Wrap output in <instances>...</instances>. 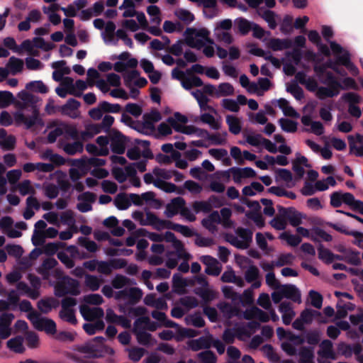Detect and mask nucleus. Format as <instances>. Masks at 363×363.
<instances>
[{
    "mask_svg": "<svg viewBox=\"0 0 363 363\" xmlns=\"http://www.w3.org/2000/svg\"><path fill=\"white\" fill-rule=\"evenodd\" d=\"M106 339L102 336H97L84 344L77 345L75 350L84 354L85 358L94 359L104 357L106 354H113V350L105 345Z\"/></svg>",
    "mask_w": 363,
    "mask_h": 363,
    "instance_id": "obj_1",
    "label": "nucleus"
},
{
    "mask_svg": "<svg viewBox=\"0 0 363 363\" xmlns=\"http://www.w3.org/2000/svg\"><path fill=\"white\" fill-rule=\"evenodd\" d=\"M340 65L345 67L354 76L359 72L358 68L351 61V55L349 51L345 52L343 55L336 56L335 61L329 59L325 62L328 69H331L337 74L345 77L347 73L345 69H340Z\"/></svg>",
    "mask_w": 363,
    "mask_h": 363,
    "instance_id": "obj_2",
    "label": "nucleus"
},
{
    "mask_svg": "<svg viewBox=\"0 0 363 363\" xmlns=\"http://www.w3.org/2000/svg\"><path fill=\"white\" fill-rule=\"evenodd\" d=\"M79 294V282L69 276H63L55 286V295L57 297L67 294L78 296Z\"/></svg>",
    "mask_w": 363,
    "mask_h": 363,
    "instance_id": "obj_3",
    "label": "nucleus"
},
{
    "mask_svg": "<svg viewBox=\"0 0 363 363\" xmlns=\"http://www.w3.org/2000/svg\"><path fill=\"white\" fill-rule=\"evenodd\" d=\"M28 318L32 323L34 328L39 331H45L48 334L53 335L57 331L56 323L54 320L40 316L36 311H33L28 315Z\"/></svg>",
    "mask_w": 363,
    "mask_h": 363,
    "instance_id": "obj_4",
    "label": "nucleus"
},
{
    "mask_svg": "<svg viewBox=\"0 0 363 363\" xmlns=\"http://www.w3.org/2000/svg\"><path fill=\"white\" fill-rule=\"evenodd\" d=\"M153 228L157 230H162V229H169L176 232L180 233L186 238H191L196 235L191 229L186 225L173 223L169 220H162L157 218L155 223L152 225Z\"/></svg>",
    "mask_w": 363,
    "mask_h": 363,
    "instance_id": "obj_5",
    "label": "nucleus"
},
{
    "mask_svg": "<svg viewBox=\"0 0 363 363\" xmlns=\"http://www.w3.org/2000/svg\"><path fill=\"white\" fill-rule=\"evenodd\" d=\"M109 138L111 140V151L118 155L123 154L125 150L127 137L121 131L113 128L110 130Z\"/></svg>",
    "mask_w": 363,
    "mask_h": 363,
    "instance_id": "obj_6",
    "label": "nucleus"
},
{
    "mask_svg": "<svg viewBox=\"0 0 363 363\" xmlns=\"http://www.w3.org/2000/svg\"><path fill=\"white\" fill-rule=\"evenodd\" d=\"M279 213L285 217L286 220L289 221L290 225L294 227H296L302 223V214L298 211L294 207H283L281 206H277Z\"/></svg>",
    "mask_w": 363,
    "mask_h": 363,
    "instance_id": "obj_7",
    "label": "nucleus"
},
{
    "mask_svg": "<svg viewBox=\"0 0 363 363\" xmlns=\"http://www.w3.org/2000/svg\"><path fill=\"white\" fill-rule=\"evenodd\" d=\"M15 121L17 123H24L26 129L31 128L35 124L43 125V120L39 117L38 111L35 108L33 109L32 116H29L22 113H16Z\"/></svg>",
    "mask_w": 363,
    "mask_h": 363,
    "instance_id": "obj_8",
    "label": "nucleus"
},
{
    "mask_svg": "<svg viewBox=\"0 0 363 363\" xmlns=\"http://www.w3.org/2000/svg\"><path fill=\"white\" fill-rule=\"evenodd\" d=\"M201 262L206 266L205 272L208 275L218 276L222 270V267L219 262L210 255H203L200 257Z\"/></svg>",
    "mask_w": 363,
    "mask_h": 363,
    "instance_id": "obj_9",
    "label": "nucleus"
},
{
    "mask_svg": "<svg viewBox=\"0 0 363 363\" xmlns=\"http://www.w3.org/2000/svg\"><path fill=\"white\" fill-rule=\"evenodd\" d=\"M80 313L86 321H93L95 319H99L104 315V310L101 308H89L86 306H81Z\"/></svg>",
    "mask_w": 363,
    "mask_h": 363,
    "instance_id": "obj_10",
    "label": "nucleus"
},
{
    "mask_svg": "<svg viewBox=\"0 0 363 363\" xmlns=\"http://www.w3.org/2000/svg\"><path fill=\"white\" fill-rule=\"evenodd\" d=\"M186 201L182 197L174 198L167 204L164 214L167 218H171L180 212L181 208L184 207Z\"/></svg>",
    "mask_w": 363,
    "mask_h": 363,
    "instance_id": "obj_11",
    "label": "nucleus"
},
{
    "mask_svg": "<svg viewBox=\"0 0 363 363\" xmlns=\"http://www.w3.org/2000/svg\"><path fill=\"white\" fill-rule=\"evenodd\" d=\"M282 294L284 298L291 300L295 303H300L301 302V294L299 289L293 284L281 285Z\"/></svg>",
    "mask_w": 363,
    "mask_h": 363,
    "instance_id": "obj_12",
    "label": "nucleus"
},
{
    "mask_svg": "<svg viewBox=\"0 0 363 363\" xmlns=\"http://www.w3.org/2000/svg\"><path fill=\"white\" fill-rule=\"evenodd\" d=\"M80 104L79 101L71 98L67 100L65 104L58 106V111H60L62 115L68 116L71 118H76L77 115L74 112L79 108Z\"/></svg>",
    "mask_w": 363,
    "mask_h": 363,
    "instance_id": "obj_13",
    "label": "nucleus"
},
{
    "mask_svg": "<svg viewBox=\"0 0 363 363\" xmlns=\"http://www.w3.org/2000/svg\"><path fill=\"white\" fill-rule=\"evenodd\" d=\"M194 280H187L184 279L180 274H174L172 277V286L174 291L177 294H183L186 286H193Z\"/></svg>",
    "mask_w": 363,
    "mask_h": 363,
    "instance_id": "obj_14",
    "label": "nucleus"
},
{
    "mask_svg": "<svg viewBox=\"0 0 363 363\" xmlns=\"http://www.w3.org/2000/svg\"><path fill=\"white\" fill-rule=\"evenodd\" d=\"M189 347L194 352L201 349H209L211 347V336L208 337H201L196 340H191L188 342Z\"/></svg>",
    "mask_w": 363,
    "mask_h": 363,
    "instance_id": "obj_15",
    "label": "nucleus"
},
{
    "mask_svg": "<svg viewBox=\"0 0 363 363\" xmlns=\"http://www.w3.org/2000/svg\"><path fill=\"white\" fill-rule=\"evenodd\" d=\"M268 47L274 51H279L292 47V41L289 39L272 38L268 43Z\"/></svg>",
    "mask_w": 363,
    "mask_h": 363,
    "instance_id": "obj_16",
    "label": "nucleus"
},
{
    "mask_svg": "<svg viewBox=\"0 0 363 363\" xmlns=\"http://www.w3.org/2000/svg\"><path fill=\"white\" fill-rule=\"evenodd\" d=\"M58 301L53 297L42 298L37 304L38 309L43 313H48L52 308L58 306Z\"/></svg>",
    "mask_w": 363,
    "mask_h": 363,
    "instance_id": "obj_17",
    "label": "nucleus"
},
{
    "mask_svg": "<svg viewBox=\"0 0 363 363\" xmlns=\"http://www.w3.org/2000/svg\"><path fill=\"white\" fill-rule=\"evenodd\" d=\"M320 350L318 352V354L323 358L332 359L335 358V352L333 350V343L329 340H324L320 345Z\"/></svg>",
    "mask_w": 363,
    "mask_h": 363,
    "instance_id": "obj_18",
    "label": "nucleus"
},
{
    "mask_svg": "<svg viewBox=\"0 0 363 363\" xmlns=\"http://www.w3.org/2000/svg\"><path fill=\"white\" fill-rule=\"evenodd\" d=\"M57 264L58 262L55 258H47L43 262L38 272L44 279H48L50 276V270L54 269Z\"/></svg>",
    "mask_w": 363,
    "mask_h": 363,
    "instance_id": "obj_19",
    "label": "nucleus"
},
{
    "mask_svg": "<svg viewBox=\"0 0 363 363\" xmlns=\"http://www.w3.org/2000/svg\"><path fill=\"white\" fill-rule=\"evenodd\" d=\"M191 94L196 99L201 110L215 111V109L212 106L208 105L209 99L201 90L197 89L192 91Z\"/></svg>",
    "mask_w": 363,
    "mask_h": 363,
    "instance_id": "obj_20",
    "label": "nucleus"
},
{
    "mask_svg": "<svg viewBox=\"0 0 363 363\" xmlns=\"http://www.w3.org/2000/svg\"><path fill=\"white\" fill-rule=\"evenodd\" d=\"M167 122L174 129L175 131L182 133L186 135H192L195 134L196 131L197 127L194 125H186L182 126L175 122V120L173 119L172 117H169L167 118Z\"/></svg>",
    "mask_w": 363,
    "mask_h": 363,
    "instance_id": "obj_21",
    "label": "nucleus"
},
{
    "mask_svg": "<svg viewBox=\"0 0 363 363\" xmlns=\"http://www.w3.org/2000/svg\"><path fill=\"white\" fill-rule=\"evenodd\" d=\"M151 315L154 319L158 320L162 325L166 328H175L177 326V324L175 322L167 318L164 312L155 310L152 311Z\"/></svg>",
    "mask_w": 363,
    "mask_h": 363,
    "instance_id": "obj_22",
    "label": "nucleus"
},
{
    "mask_svg": "<svg viewBox=\"0 0 363 363\" xmlns=\"http://www.w3.org/2000/svg\"><path fill=\"white\" fill-rule=\"evenodd\" d=\"M134 333L139 344L145 346H149L150 345L152 340V335L150 333L145 331L140 326H139V328L134 327Z\"/></svg>",
    "mask_w": 363,
    "mask_h": 363,
    "instance_id": "obj_23",
    "label": "nucleus"
},
{
    "mask_svg": "<svg viewBox=\"0 0 363 363\" xmlns=\"http://www.w3.org/2000/svg\"><path fill=\"white\" fill-rule=\"evenodd\" d=\"M23 61L21 59L12 56L6 65L7 68L13 75L21 72L23 69Z\"/></svg>",
    "mask_w": 363,
    "mask_h": 363,
    "instance_id": "obj_24",
    "label": "nucleus"
},
{
    "mask_svg": "<svg viewBox=\"0 0 363 363\" xmlns=\"http://www.w3.org/2000/svg\"><path fill=\"white\" fill-rule=\"evenodd\" d=\"M128 296V304L135 305L138 303L143 296V291L138 287H130L127 289Z\"/></svg>",
    "mask_w": 363,
    "mask_h": 363,
    "instance_id": "obj_25",
    "label": "nucleus"
},
{
    "mask_svg": "<svg viewBox=\"0 0 363 363\" xmlns=\"http://www.w3.org/2000/svg\"><path fill=\"white\" fill-rule=\"evenodd\" d=\"M226 123L228 125L229 131L234 134L238 135L240 133L242 126L240 121L236 116L228 115L226 116Z\"/></svg>",
    "mask_w": 363,
    "mask_h": 363,
    "instance_id": "obj_26",
    "label": "nucleus"
},
{
    "mask_svg": "<svg viewBox=\"0 0 363 363\" xmlns=\"http://www.w3.org/2000/svg\"><path fill=\"white\" fill-rule=\"evenodd\" d=\"M64 151L69 155H74L77 153H82L84 150L82 142L79 140L74 141L72 143H67L63 147Z\"/></svg>",
    "mask_w": 363,
    "mask_h": 363,
    "instance_id": "obj_27",
    "label": "nucleus"
},
{
    "mask_svg": "<svg viewBox=\"0 0 363 363\" xmlns=\"http://www.w3.org/2000/svg\"><path fill=\"white\" fill-rule=\"evenodd\" d=\"M105 324L103 320H98L94 323H86L83 325V329L89 335H94L97 331L104 329Z\"/></svg>",
    "mask_w": 363,
    "mask_h": 363,
    "instance_id": "obj_28",
    "label": "nucleus"
},
{
    "mask_svg": "<svg viewBox=\"0 0 363 363\" xmlns=\"http://www.w3.org/2000/svg\"><path fill=\"white\" fill-rule=\"evenodd\" d=\"M26 88L34 92L46 94L49 89L48 86L40 80L32 81L28 83Z\"/></svg>",
    "mask_w": 363,
    "mask_h": 363,
    "instance_id": "obj_29",
    "label": "nucleus"
},
{
    "mask_svg": "<svg viewBox=\"0 0 363 363\" xmlns=\"http://www.w3.org/2000/svg\"><path fill=\"white\" fill-rule=\"evenodd\" d=\"M198 359L199 360V363H216L217 362V357L211 350H207L203 352H201L196 355Z\"/></svg>",
    "mask_w": 363,
    "mask_h": 363,
    "instance_id": "obj_30",
    "label": "nucleus"
},
{
    "mask_svg": "<svg viewBox=\"0 0 363 363\" xmlns=\"http://www.w3.org/2000/svg\"><path fill=\"white\" fill-rule=\"evenodd\" d=\"M142 324H145L147 330L152 332L155 331L158 326L157 323L154 321H151L148 316H143L136 319L135 321L134 322V327H141Z\"/></svg>",
    "mask_w": 363,
    "mask_h": 363,
    "instance_id": "obj_31",
    "label": "nucleus"
},
{
    "mask_svg": "<svg viewBox=\"0 0 363 363\" xmlns=\"http://www.w3.org/2000/svg\"><path fill=\"white\" fill-rule=\"evenodd\" d=\"M72 165L79 169L83 174H86L90 169L89 158L86 156L72 161Z\"/></svg>",
    "mask_w": 363,
    "mask_h": 363,
    "instance_id": "obj_32",
    "label": "nucleus"
},
{
    "mask_svg": "<svg viewBox=\"0 0 363 363\" xmlns=\"http://www.w3.org/2000/svg\"><path fill=\"white\" fill-rule=\"evenodd\" d=\"M7 347L10 350L19 354L23 353L25 350L23 345V339L21 337H16L10 339L7 342Z\"/></svg>",
    "mask_w": 363,
    "mask_h": 363,
    "instance_id": "obj_33",
    "label": "nucleus"
},
{
    "mask_svg": "<svg viewBox=\"0 0 363 363\" xmlns=\"http://www.w3.org/2000/svg\"><path fill=\"white\" fill-rule=\"evenodd\" d=\"M236 234L242 239V242H245V245H248V247H250V243L252 241V230L248 228H244L242 227H238L235 230Z\"/></svg>",
    "mask_w": 363,
    "mask_h": 363,
    "instance_id": "obj_34",
    "label": "nucleus"
},
{
    "mask_svg": "<svg viewBox=\"0 0 363 363\" xmlns=\"http://www.w3.org/2000/svg\"><path fill=\"white\" fill-rule=\"evenodd\" d=\"M299 363H311L314 357L312 347H302L299 350Z\"/></svg>",
    "mask_w": 363,
    "mask_h": 363,
    "instance_id": "obj_35",
    "label": "nucleus"
},
{
    "mask_svg": "<svg viewBox=\"0 0 363 363\" xmlns=\"http://www.w3.org/2000/svg\"><path fill=\"white\" fill-rule=\"evenodd\" d=\"M114 204L119 210H126L131 205V201L125 194H119L114 200Z\"/></svg>",
    "mask_w": 363,
    "mask_h": 363,
    "instance_id": "obj_36",
    "label": "nucleus"
},
{
    "mask_svg": "<svg viewBox=\"0 0 363 363\" xmlns=\"http://www.w3.org/2000/svg\"><path fill=\"white\" fill-rule=\"evenodd\" d=\"M279 123L281 129L287 133H295L297 130V123L288 118H280Z\"/></svg>",
    "mask_w": 363,
    "mask_h": 363,
    "instance_id": "obj_37",
    "label": "nucleus"
},
{
    "mask_svg": "<svg viewBox=\"0 0 363 363\" xmlns=\"http://www.w3.org/2000/svg\"><path fill=\"white\" fill-rule=\"evenodd\" d=\"M65 243L62 242H49L43 246V252L49 256L54 255L59 249L65 247Z\"/></svg>",
    "mask_w": 363,
    "mask_h": 363,
    "instance_id": "obj_38",
    "label": "nucleus"
},
{
    "mask_svg": "<svg viewBox=\"0 0 363 363\" xmlns=\"http://www.w3.org/2000/svg\"><path fill=\"white\" fill-rule=\"evenodd\" d=\"M318 258L326 264L332 263V256L333 253L328 249L325 248L322 244L318 247Z\"/></svg>",
    "mask_w": 363,
    "mask_h": 363,
    "instance_id": "obj_39",
    "label": "nucleus"
},
{
    "mask_svg": "<svg viewBox=\"0 0 363 363\" xmlns=\"http://www.w3.org/2000/svg\"><path fill=\"white\" fill-rule=\"evenodd\" d=\"M234 94V88L230 83L224 82L218 85V90L216 92V96H231Z\"/></svg>",
    "mask_w": 363,
    "mask_h": 363,
    "instance_id": "obj_40",
    "label": "nucleus"
},
{
    "mask_svg": "<svg viewBox=\"0 0 363 363\" xmlns=\"http://www.w3.org/2000/svg\"><path fill=\"white\" fill-rule=\"evenodd\" d=\"M78 244L86 248L89 252H96L99 249L97 244L94 241L90 240L86 237H79L78 238Z\"/></svg>",
    "mask_w": 363,
    "mask_h": 363,
    "instance_id": "obj_41",
    "label": "nucleus"
},
{
    "mask_svg": "<svg viewBox=\"0 0 363 363\" xmlns=\"http://www.w3.org/2000/svg\"><path fill=\"white\" fill-rule=\"evenodd\" d=\"M101 281L100 279L91 274H86L85 276V285L92 291H97L100 287Z\"/></svg>",
    "mask_w": 363,
    "mask_h": 363,
    "instance_id": "obj_42",
    "label": "nucleus"
},
{
    "mask_svg": "<svg viewBox=\"0 0 363 363\" xmlns=\"http://www.w3.org/2000/svg\"><path fill=\"white\" fill-rule=\"evenodd\" d=\"M259 277V271L255 265H250L245 272V279L248 283H252L258 279Z\"/></svg>",
    "mask_w": 363,
    "mask_h": 363,
    "instance_id": "obj_43",
    "label": "nucleus"
},
{
    "mask_svg": "<svg viewBox=\"0 0 363 363\" xmlns=\"http://www.w3.org/2000/svg\"><path fill=\"white\" fill-rule=\"evenodd\" d=\"M192 207L196 213L201 211L203 213H209L212 209V206L208 201H196L193 203Z\"/></svg>",
    "mask_w": 363,
    "mask_h": 363,
    "instance_id": "obj_44",
    "label": "nucleus"
},
{
    "mask_svg": "<svg viewBox=\"0 0 363 363\" xmlns=\"http://www.w3.org/2000/svg\"><path fill=\"white\" fill-rule=\"evenodd\" d=\"M59 316L62 320L67 321L72 325H76L77 323L74 309L65 311L61 310L59 313Z\"/></svg>",
    "mask_w": 363,
    "mask_h": 363,
    "instance_id": "obj_45",
    "label": "nucleus"
},
{
    "mask_svg": "<svg viewBox=\"0 0 363 363\" xmlns=\"http://www.w3.org/2000/svg\"><path fill=\"white\" fill-rule=\"evenodd\" d=\"M186 33H191V34H194L196 37L202 38L206 42L213 43V40L208 38L210 32L206 28H201L197 30L194 28H187Z\"/></svg>",
    "mask_w": 363,
    "mask_h": 363,
    "instance_id": "obj_46",
    "label": "nucleus"
},
{
    "mask_svg": "<svg viewBox=\"0 0 363 363\" xmlns=\"http://www.w3.org/2000/svg\"><path fill=\"white\" fill-rule=\"evenodd\" d=\"M308 296L311 299V305L315 308H321L323 300L322 295L318 291L311 290Z\"/></svg>",
    "mask_w": 363,
    "mask_h": 363,
    "instance_id": "obj_47",
    "label": "nucleus"
},
{
    "mask_svg": "<svg viewBox=\"0 0 363 363\" xmlns=\"http://www.w3.org/2000/svg\"><path fill=\"white\" fill-rule=\"evenodd\" d=\"M100 107L104 113H117L121 110V106L118 104H111L106 101L100 102Z\"/></svg>",
    "mask_w": 363,
    "mask_h": 363,
    "instance_id": "obj_48",
    "label": "nucleus"
},
{
    "mask_svg": "<svg viewBox=\"0 0 363 363\" xmlns=\"http://www.w3.org/2000/svg\"><path fill=\"white\" fill-rule=\"evenodd\" d=\"M175 15L181 21L186 23H190L194 21L195 18L192 13L188 10L180 9L175 11Z\"/></svg>",
    "mask_w": 363,
    "mask_h": 363,
    "instance_id": "obj_49",
    "label": "nucleus"
},
{
    "mask_svg": "<svg viewBox=\"0 0 363 363\" xmlns=\"http://www.w3.org/2000/svg\"><path fill=\"white\" fill-rule=\"evenodd\" d=\"M306 342L311 345H316L320 342V333L318 330H313L308 331L306 335Z\"/></svg>",
    "mask_w": 363,
    "mask_h": 363,
    "instance_id": "obj_50",
    "label": "nucleus"
},
{
    "mask_svg": "<svg viewBox=\"0 0 363 363\" xmlns=\"http://www.w3.org/2000/svg\"><path fill=\"white\" fill-rule=\"evenodd\" d=\"M225 238L228 242L238 249L245 250L248 248V245H245V242H242V240H240L236 236L231 233H227Z\"/></svg>",
    "mask_w": 363,
    "mask_h": 363,
    "instance_id": "obj_51",
    "label": "nucleus"
},
{
    "mask_svg": "<svg viewBox=\"0 0 363 363\" xmlns=\"http://www.w3.org/2000/svg\"><path fill=\"white\" fill-rule=\"evenodd\" d=\"M246 216L253 220L259 228H262L264 226L265 222L263 216L259 211H250L246 213Z\"/></svg>",
    "mask_w": 363,
    "mask_h": 363,
    "instance_id": "obj_52",
    "label": "nucleus"
},
{
    "mask_svg": "<svg viewBox=\"0 0 363 363\" xmlns=\"http://www.w3.org/2000/svg\"><path fill=\"white\" fill-rule=\"evenodd\" d=\"M237 24L240 33L243 35H247L252 29V23L244 18H238Z\"/></svg>",
    "mask_w": 363,
    "mask_h": 363,
    "instance_id": "obj_53",
    "label": "nucleus"
},
{
    "mask_svg": "<svg viewBox=\"0 0 363 363\" xmlns=\"http://www.w3.org/2000/svg\"><path fill=\"white\" fill-rule=\"evenodd\" d=\"M359 255V252L358 251L350 250V251L345 255V262L352 265L358 266L361 264V259Z\"/></svg>",
    "mask_w": 363,
    "mask_h": 363,
    "instance_id": "obj_54",
    "label": "nucleus"
},
{
    "mask_svg": "<svg viewBox=\"0 0 363 363\" xmlns=\"http://www.w3.org/2000/svg\"><path fill=\"white\" fill-rule=\"evenodd\" d=\"M227 354L229 357L228 363H240L239 359L241 356L240 351L234 346H229L227 349Z\"/></svg>",
    "mask_w": 363,
    "mask_h": 363,
    "instance_id": "obj_55",
    "label": "nucleus"
},
{
    "mask_svg": "<svg viewBox=\"0 0 363 363\" xmlns=\"http://www.w3.org/2000/svg\"><path fill=\"white\" fill-rule=\"evenodd\" d=\"M45 238L46 237L44 231L34 230L31 241L34 246L38 247L44 245Z\"/></svg>",
    "mask_w": 363,
    "mask_h": 363,
    "instance_id": "obj_56",
    "label": "nucleus"
},
{
    "mask_svg": "<svg viewBox=\"0 0 363 363\" xmlns=\"http://www.w3.org/2000/svg\"><path fill=\"white\" fill-rule=\"evenodd\" d=\"M16 142L15 136L12 135H6L4 140L0 141V146L4 150H12L15 147Z\"/></svg>",
    "mask_w": 363,
    "mask_h": 363,
    "instance_id": "obj_57",
    "label": "nucleus"
},
{
    "mask_svg": "<svg viewBox=\"0 0 363 363\" xmlns=\"http://www.w3.org/2000/svg\"><path fill=\"white\" fill-rule=\"evenodd\" d=\"M294 256L291 253L281 254L275 262L276 267H281L284 265L291 264Z\"/></svg>",
    "mask_w": 363,
    "mask_h": 363,
    "instance_id": "obj_58",
    "label": "nucleus"
},
{
    "mask_svg": "<svg viewBox=\"0 0 363 363\" xmlns=\"http://www.w3.org/2000/svg\"><path fill=\"white\" fill-rule=\"evenodd\" d=\"M6 250L9 256L16 258H20L23 253V247L18 245H6Z\"/></svg>",
    "mask_w": 363,
    "mask_h": 363,
    "instance_id": "obj_59",
    "label": "nucleus"
},
{
    "mask_svg": "<svg viewBox=\"0 0 363 363\" xmlns=\"http://www.w3.org/2000/svg\"><path fill=\"white\" fill-rule=\"evenodd\" d=\"M263 350L266 353L269 359L273 363H279L280 357L279 354L274 350L271 345L267 344L263 347Z\"/></svg>",
    "mask_w": 363,
    "mask_h": 363,
    "instance_id": "obj_60",
    "label": "nucleus"
},
{
    "mask_svg": "<svg viewBox=\"0 0 363 363\" xmlns=\"http://www.w3.org/2000/svg\"><path fill=\"white\" fill-rule=\"evenodd\" d=\"M221 105L225 109L232 112H238L240 111V106L234 99H223L221 101Z\"/></svg>",
    "mask_w": 363,
    "mask_h": 363,
    "instance_id": "obj_61",
    "label": "nucleus"
},
{
    "mask_svg": "<svg viewBox=\"0 0 363 363\" xmlns=\"http://www.w3.org/2000/svg\"><path fill=\"white\" fill-rule=\"evenodd\" d=\"M14 97L11 92L0 91V106L6 107L13 103Z\"/></svg>",
    "mask_w": 363,
    "mask_h": 363,
    "instance_id": "obj_62",
    "label": "nucleus"
},
{
    "mask_svg": "<svg viewBox=\"0 0 363 363\" xmlns=\"http://www.w3.org/2000/svg\"><path fill=\"white\" fill-rule=\"evenodd\" d=\"M286 91L291 93L296 100H301L304 97L303 90L297 84L289 85Z\"/></svg>",
    "mask_w": 363,
    "mask_h": 363,
    "instance_id": "obj_63",
    "label": "nucleus"
},
{
    "mask_svg": "<svg viewBox=\"0 0 363 363\" xmlns=\"http://www.w3.org/2000/svg\"><path fill=\"white\" fill-rule=\"evenodd\" d=\"M128 283V278L121 274H117L113 279L111 284L113 288L119 289L123 288L124 286L127 285Z\"/></svg>",
    "mask_w": 363,
    "mask_h": 363,
    "instance_id": "obj_64",
    "label": "nucleus"
}]
</instances>
